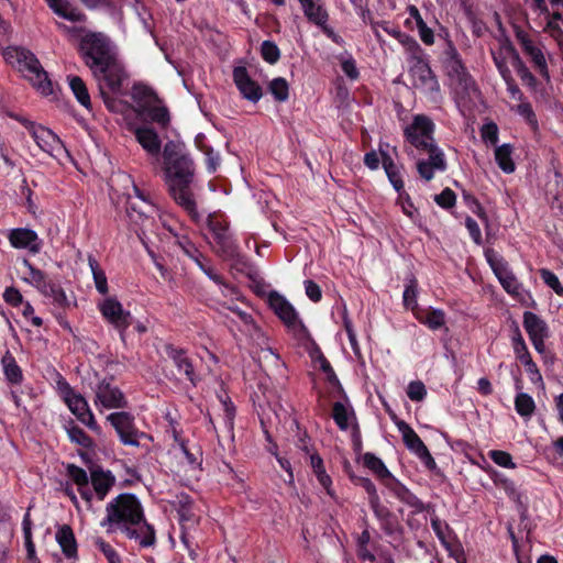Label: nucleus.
<instances>
[{"instance_id":"nucleus-1","label":"nucleus","mask_w":563,"mask_h":563,"mask_svg":"<svg viewBox=\"0 0 563 563\" xmlns=\"http://www.w3.org/2000/svg\"><path fill=\"white\" fill-rule=\"evenodd\" d=\"M100 526L107 533L120 530L143 548H150L156 541L155 530L146 521L140 499L131 493H122L106 505V516Z\"/></svg>"},{"instance_id":"nucleus-2","label":"nucleus","mask_w":563,"mask_h":563,"mask_svg":"<svg viewBox=\"0 0 563 563\" xmlns=\"http://www.w3.org/2000/svg\"><path fill=\"white\" fill-rule=\"evenodd\" d=\"M163 161L165 181L173 199L195 221H199L200 214L196 201L190 191V184L194 180L195 165L186 146L179 141H168L163 147Z\"/></svg>"},{"instance_id":"nucleus-3","label":"nucleus","mask_w":563,"mask_h":563,"mask_svg":"<svg viewBox=\"0 0 563 563\" xmlns=\"http://www.w3.org/2000/svg\"><path fill=\"white\" fill-rule=\"evenodd\" d=\"M434 130L433 121L424 114H417L412 123L405 128L406 141L429 155L428 159L417 162L419 175L428 181L434 177V170L444 172L448 167L445 155L434 140Z\"/></svg>"},{"instance_id":"nucleus-4","label":"nucleus","mask_w":563,"mask_h":563,"mask_svg":"<svg viewBox=\"0 0 563 563\" xmlns=\"http://www.w3.org/2000/svg\"><path fill=\"white\" fill-rule=\"evenodd\" d=\"M441 60L449 77L456 81V102L461 107H468L481 91L462 60L460 53L451 40H446Z\"/></svg>"},{"instance_id":"nucleus-5","label":"nucleus","mask_w":563,"mask_h":563,"mask_svg":"<svg viewBox=\"0 0 563 563\" xmlns=\"http://www.w3.org/2000/svg\"><path fill=\"white\" fill-rule=\"evenodd\" d=\"M4 60L27 79L43 96L53 93V85L38 58L30 49L19 46H9L3 51Z\"/></svg>"},{"instance_id":"nucleus-6","label":"nucleus","mask_w":563,"mask_h":563,"mask_svg":"<svg viewBox=\"0 0 563 563\" xmlns=\"http://www.w3.org/2000/svg\"><path fill=\"white\" fill-rule=\"evenodd\" d=\"M79 52L92 73L117 57L114 46L108 36L102 33L90 32L82 36Z\"/></svg>"},{"instance_id":"nucleus-7","label":"nucleus","mask_w":563,"mask_h":563,"mask_svg":"<svg viewBox=\"0 0 563 563\" xmlns=\"http://www.w3.org/2000/svg\"><path fill=\"white\" fill-rule=\"evenodd\" d=\"M92 74L100 82V92L107 108L112 112L121 111V108L123 107L121 101L107 96L103 91L102 85L115 95L121 93L123 82L128 78L123 64L118 59V57H115L113 60L109 62L108 65H103Z\"/></svg>"},{"instance_id":"nucleus-8","label":"nucleus","mask_w":563,"mask_h":563,"mask_svg":"<svg viewBox=\"0 0 563 563\" xmlns=\"http://www.w3.org/2000/svg\"><path fill=\"white\" fill-rule=\"evenodd\" d=\"M208 228L212 234L216 252L224 260L234 261L236 264H246V260L240 254L238 244L229 232V224L225 221L210 217Z\"/></svg>"},{"instance_id":"nucleus-9","label":"nucleus","mask_w":563,"mask_h":563,"mask_svg":"<svg viewBox=\"0 0 563 563\" xmlns=\"http://www.w3.org/2000/svg\"><path fill=\"white\" fill-rule=\"evenodd\" d=\"M268 303L287 330L296 338L302 339L309 333L297 310L284 296L277 291H272L268 295Z\"/></svg>"},{"instance_id":"nucleus-10","label":"nucleus","mask_w":563,"mask_h":563,"mask_svg":"<svg viewBox=\"0 0 563 563\" xmlns=\"http://www.w3.org/2000/svg\"><path fill=\"white\" fill-rule=\"evenodd\" d=\"M107 421L114 428L120 442L124 445L140 446L141 439H151L135 426L134 416L128 411H115L107 416Z\"/></svg>"},{"instance_id":"nucleus-11","label":"nucleus","mask_w":563,"mask_h":563,"mask_svg":"<svg viewBox=\"0 0 563 563\" xmlns=\"http://www.w3.org/2000/svg\"><path fill=\"white\" fill-rule=\"evenodd\" d=\"M32 132L30 133L36 145L51 157L58 162L70 158V154L59 136L51 129L37 124L31 125Z\"/></svg>"},{"instance_id":"nucleus-12","label":"nucleus","mask_w":563,"mask_h":563,"mask_svg":"<svg viewBox=\"0 0 563 563\" xmlns=\"http://www.w3.org/2000/svg\"><path fill=\"white\" fill-rule=\"evenodd\" d=\"M98 308L103 319L119 331L121 340L124 341L125 331L132 324L131 312L114 297L106 298Z\"/></svg>"},{"instance_id":"nucleus-13","label":"nucleus","mask_w":563,"mask_h":563,"mask_svg":"<svg viewBox=\"0 0 563 563\" xmlns=\"http://www.w3.org/2000/svg\"><path fill=\"white\" fill-rule=\"evenodd\" d=\"M93 404L100 412L103 409H124L129 405L123 391L106 380L97 385Z\"/></svg>"},{"instance_id":"nucleus-14","label":"nucleus","mask_w":563,"mask_h":563,"mask_svg":"<svg viewBox=\"0 0 563 563\" xmlns=\"http://www.w3.org/2000/svg\"><path fill=\"white\" fill-rule=\"evenodd\" d=\"M515 35L520 44L523 53L533 63L536 70L544 78L549 79V70L545 57L540 46L531 38V36L520 26H515Z\"/></svg>"},{"instance_id":"nucleus-15","label":"nucleus","mask_w":563,"mask_h":563,"mask_svg":"<svg viewBox=\"0 0 563 563\" xmlns=\"http://www.w3.org/2000/svg\"><path fill=\"white\" fill-rule=\"evenodd\" d=\"M135 140L146 152L151 164L155 167L159 165L162 152V141L158 133L148 125H140L133 130Z\"/></svg>"},{"instance_id":"nucleus-16","label":"nucleus","mask_w":563,"mask_h":563,"mask_svg":"<svg viewBox=\"0 0 563 563\" xmlns=\"http://www.w3.org/2000/svg\"><path fill=\"white\" fill-rule=\"evenodd\" d=\"M410 64V74L415 79V86L427 92L433 93L440 91V85L427 58L415 60Z\"/></svg>"},{"instance_id":"nucleus-17","label":"nucleus","mask_w":563,"mask_h":563,"mask_svg":"<svg viewBox=\"0 0 563 563\" xmlns=\"http://www.w3.org/2000/svg\"><path fill=\"white\" fill-rule=\"evenodd\" d=\"M512 347L517 360L525 366L529 379L532 384H542V375L533 362L531 354L527 347V344L520 333L519 329H516V333L512 336Z\"/></svg>"},{"instance_id":"nucleus-18","label":"nucleus","mask_w":563,"mask_h":563,"mask_svg":"<svg viewBox=\"0 0 563 563\" xmlns=\"http://www.w3.org/2000/svg\"><path fill=\"white\" fill-rule=\"evenodd\" d=\"M70 412L85 426L95 432H100V427L97 423L95 416L88 405L86 398L79 394L74 393L64 400Z\"/></svg>"},{"instance_id":"nucleus-19","label":"nucleus","mask_w":563,"mask_h":563,"mask_svg":"<svg viewBox=\"0 0 563 563\" xmlns=\"http://www.w3.org/2000/svg\"><path fill=\"white\" fill-rule=\"evenodd\" d=\"M165 353L172 360L174 366L177 368L179 374L191 383L192 386H197L199 376L196 374L191 358L185 349L174 346L173 344L165 345Z\"/></svg>"},{"instance_id":"nucleus-20","label":"nucleus","mask_w":563,"mask_h":563,"mask_svg":"<svg viewBox=\"0 0 563 563\" xmlns=\"http://www.w3.org/2000/svg\"><path fill=\"white\" fill-rule=\"evenodd\" d=\"M233 80L243 98L253 103L261 100L263 96L262 87L250 77L245 67L238 66L233 69Z\"/></svg>"},{"instance_id":"nucleus-21","label":"nucleus","mask_w":563,"mask_h":563,"mask_svg":"<svg viewBox=\"0 0 563 563\" xmlns=\"http://www.w3.org/2000/svg\"><path fill=\"white\" fill-rule=\"evenodd\" d=\"M8 240L12 247L24 249L32 254H37L42 249V241L37 233L27 228H15L10 230Z\"/></svg>"},{"instance_id":"nucleus-22","label":"nucleus","mask_w":563,"mask_h":563,"mask_svg":"<svg viewBox=\"0 0 563 563\" xmlns=\"http://www.w3.org/2000/svg\"><path fill=\"white\" fill-rule=\"evenodd\" d=\"M115 483L117 478L109 470L97 467L90 471L91 492L93 493V498L99 501H102L108 496Z\"/></svg>"},{"instance_id":"nucleus-23","label":"nucleus","mask_w":563,"mask_h":563,"mask_svg":"<svg viewBox=\"0 0 563 563\" xmlns=\"http://www.w3.org/2000/svg\"><path fill=\"white\" fill-rule=\"evenodd\" d=\"M67 476L74 482L77 486V490L80 494L81 498L90 506L93 500V493L90 488V474L86 472L80 466L75 464H68L66 467Z\"/></svg>"},{"instance_id":"nucleus-24","label":"nucleus","mask_w":563,"mask_h":563,"mask_svg":"<svg viewBox=\"0 0 563 563\" xmlns=\"http://www.w3.org/2000/svg\"><path fill=\"white\" fill-rule=\"evenodd\" d=\"M132 100L135 103V111L141 114L144 113L153 103L158 102V97L155 91L143 84H135L131 90Z\"/></svg>"},{"instance_id":"nucleus-25","label":"nucleus","mask_w":563,"mask_h":563,"mask_svg":"<svg viewBox=\"0 0 563 563\" xmlns=\"http://www.w3.org/2000/svg\"><path fill=\"white\" fill-rule=\"evenodd\" d=\"M389 417L395 421L398 427L399 432L401 433V438L405 446L412 453H417L420 448L426 446L423 441L417 434V432L405 421L400 420L391 410L389 409Z\"/></svg>"},{"instance_id":"nucleus-26","label":"nucleus","mask_w":563,"mask_h":563,"mask_svg":"<svg viewBox=\"0 0 563 563\" xmlns=\"http://www.w3.org/2000/svg\"><path fill=\"white\" fill-rule=\"evenodd\" d=\"M55 539L67 559L76 560L78 558L77 541L73 529L68 525L58 527Z\"/></svg>"},{"instance_id":"nucleus-27","label":"nucleus","mask_w":563,"mask_h":563,"mask_svg":"<svg viewBox=\"0 0 563 563\" xmlns=\"http://www.w3.org/2000/svg\"><path fill=\"white\" fill-rule=\"evenodd\" d=\"M307 20L314 25L329 22V13L322 0H299Z\"/></svg>"},{"instance_id":"nucleus-28","label":"nucleus","mask_w":563,"mask_h":563,"mask_svg":"<svg viewBox=\"0 0 563 563\" xmlns=\"http://www.w3.org/2000/svg\"><path fill=\"white\" fill-rule=\"evenodd\" d=\"M49 9L59 18L70 22H85L87 16L68 0H46Z\"/></svg>"},{"instance_id":"nucleus-29","label":"nucleus","mask_w":563,"mask_h":563,"mask_svg":"<svg viewBox=\"0 0 563 563\" xmlns=\"http://www.w3.org/2000/svg\"><path fill=\"white\" fill-rule=\"evenodd\" d=\"M415 318L431 330H439L445 324V312L437 308H416Z\"/></svg>"},{"instance_id":"nucleus-30","label":"nucleus","mask_w":563,"mask_h":563,"mask_svg":"<svg viewBox=\"0 0 563 563\" xmlns=\"http://www.w3.org/2000/svg\"><path fill=\"white\" fill-rule=\"evenodd\" d=\"M1 367L8 384L14 386L22 384L24 379L22 368L10 351H7L1 357Z\"/></svg>"},{"instance_id":"nucleus-31","label":"nucleus","mask_w":563,"mask_h":563,"mask_svg":"<svg viewBox=\"0 0 563 563\" xmlns=\"http://www.w3.org/2000/svg\"><path fill=\"white\" fill-rule=\"evenodd\" d=\"M484 256L498 280H501L505 276L512 273L509 268L508 262L494 249H485Z\"/></svg>"},{"instance_id":"nucleus-32","label":"nucleus","mask_w":563,"mask_h":563,"mask_svg":"<svg viewBox=\"0 0 563 563\" xmlns=\"http://www.w3.org/2000/svg\"><path fill=\"white\" fill-rule=\"evenodd\" d=\"M523 328L529 339L548 335L547 323L536 313L526 311L523 313Z\"/></svg>"},{"instance_id":"nucleus-33","label":"nucleus","mask_w":563,"mask_h":563,"mask_svg":"<svg viewBox=\"0 0 563 563\" xmlns=\"http://www.w3.org/2000/svg\"><path fill=\"white\" fill-rule=\"evenodd\" d=\"M514 147L509 143L497 146L495 150V161L498 167L506 174H511L516 169L515 162L512 161Z\"/></svg>"},{"instance_id":"nucleus-34","label":"nucleus","mask_w":563,"mask_h":563,"mask_svg":"<svg viewBox=\"0 0 563 563\" xmlns=\"http://www.w3.org/2000/svg\"><path fill=\"white\" fill-rule=\"evenodd\" d=\"M22 264L29 273L27 276L23 278V280L42 292L51 279L47 278L43 271L34 267L29 260L23 258Z\"/></svg>"},{"instance_id":"nucleus-35","label":"nucleus","mask_w":563,"mask_h":563,"mask_svg":"<svg viewBox=\"0 0 563 563\" xmlns=\"http://www.w3.org/2000/svg\"><path fill=\"white\" fill-rule=\"evenodd\" d=\"M68 85L77 101L87 110H91V100L87 86L78 76H68Z\"/></svg>"},{"instance_id":"nucleus-36","label":"nucleus","mask_w":563,"mask_h":563,"mask_svg":"<svg viewBox=\"0 0 563 563\" xmlns=\"http://www.w3.org/2000/svg\"><path fill=\"white\" fill-rule=\"evenodd\" d=\"M64 429L70 442L85 449H92L95 446V441L81 428L76 426L73 420H69L64 426Z\"/></svg>"},{"instance_id":"nucleus-37","label":"nucleus","mask_w":563,"mask_h":563,"mask_svg":"<svg viewBox=\"0 0 563 563\" xmlns=\"http://www.w3.org/2000/svg\"><path fill=\"white\" fill-rule=\"evenodd\" d=\"M88 265L90 267L97 291L100 295H107L109 291L108 278L92 254L88 255Z\"/></svg>"},{"instance_id":"nucleus-38","label":"nucleus","mask_w":563,"mask_h":563,"mask_svg":"<svg viewBox=\"0 0 563 563\" xmlns=\"http://www.w3.org/2000/svg\"><path fill=\"white\" fill-rule=\"evenodd\" d=\"M389 493H393L402 503L409 506H416L419 499L402 484H400L389 472Z\"/></svg>"},{"instance_id":"nucleus-39","label":"nucleus","mask_w":563,"mask_h":563,"mask_svg":"<svg viewBox=\"0 0 563 563\" xmlns=\"http://www.w3.org/2000/svg\"><path fill=\"white\" fill-rule=\"evenodd\" d=\"M333 419L341 430H347L354 420L353 411L340 401L333 405Z\"/></svg>"},{"instance_id":"nucleus-40","label":"nucleus","mask_w":563,"mask_h":563,"mask_svg":"<svg viewBox=\"0 0 563 563\" xmlns=\"http://www.w3.org/2000/svg\"><path fill=\"white\" fill-rule=\"evenodd\" d=\"M268 91L277 102H286L289 98V85L283 77L274 78L268 84Z\"/></svg>"},{"instance_id":"nucleus-41","label":"nucleus","mask_w":563,"mask_h":563,"mask_svg":"<svg viewBox=\"0 0 563 563\" xmlns=\"http://www.w3.org/2000/svg\"><path fill=\"white\" fill-rule=\"evenodd\" d=\"M141 115L148 117L153 122L157 123L162 128H166L169 124L170 117L167 108L165 106L157 103H153L144 113Z\"/></svg>"},{"instance_id":"nucleus-42","label":"nucleus","mask_w":563,"mask_h":563,"mask_svg":"<svg viewBox=\"0 0 563 563\" xmlns=\"http://www.w3.org/2000/svg\"><path fill=\"white\" fill-rule=\"evenodd\" d=\"M489 475H490V478L493 479L494 484L496 486L501 487L508 497L519 498V493L517 490V486L514 481H511L505 474H503L496 470H492Z\"/></svg>"},{"instance_id":"nucleus-43","label":"nucleus","mask_w":563,"mask_h":563,"mask_svg":"<svg viewBox=\"0 0 563 563\" xmlns=\"http://www.w3.org/2000/svg\"><path fill=\"white\" fill-rule=\"evenodd\" d=\"M515 409L521 417H531L536 410V402L529 394L518 393L515 397Z\"/></svg>"},{"instance_id":"nucleus-44","label":"nucleus","mask_w":563,"mask_h":563,"mask_svg":"<svg viewBox=\"0 0 563 563\" xmlns=\"http://www.w3.org/2000/svg\"><path fill=\"white\" fill-rule=\"evenodd\" d=\"M220 401L223 407V424L228 433L233 437L235 406L228 396H220Z\"/></svg>"},{"instance_id":"nucleus-45","label":"nucleus","mask_w":563,"mask_h":563,"mask_svg":"<svg viewBox=\"0 0 563 563\" xmlns=\"http://www.w3.org/2000/svg\"><path fill=\"white\" fill-rule=\"evenodd\" d=\"M41 294L51 298L53 302L59 307H66L69 303L67 296L62 287L52 280H49V283L46 285V288H44Z\"/></svg>"},{"instance_id":"nucleus-46","label":"nucleus","mask_w":563,"mask_h":563,"mask_svg":"<svg viewBox=\"0 0 563 563\" xmlns=\"http://www.w3.org/2000/svg\"><path fill=\"white\" fill-rule=\"evenodd\" d=\"M358 461L362 462L366 468L379 477H385L387 475V468L384 462L374 454L365 453L362 457L358 459Z\"/></svg>"},{"instance_id":"nucleus-47","label":"nucleus","mask_w":563,"mask_h":563,"mask_svg":"<svg viewBox=\"0 0 563 563\" xmlns=\"http://www.w3.org/2000/svg\"><path fill=\"white\" fill-rule=\"evenodd\" d=\"M153 209H147V207L142 208L137 207L135 202L129 199L126 205V214L130 220L136 224H143L148 220V212Z\"/></svg>"},{"instance_id":"nucleus-48","label":"nucleus","mask_w":563,"mask_h":563,"mask_svg":"<svg viewBox=\"0 0 563 563\" xmlns=\"http://www.w3.org/2000/svg\"><path fill=\"white\" fill-rule=\"evenodd\" d=\"M261 55L266 63L274 65L280 58V51L275 42L266 40L261 44Z\"/></svg>"},{"instance_id":"nucleus-49","label":"nucleus","mask_w":563,"mask_h":563,"mask_svg":"<svg viewBox=\"0 0 563 563\" xmlns=\"http://www.w3.org/2000/svg\"><path fill=\"white\" fill-rule=\"evenodd\" d=\"M95 547L106 556L109 563H122L121 556L114 548L102 538L97 537L93 540Z\"/></svg>"},{"instance_id":"nucleus-50","label":"nucleus","mask_w":563,"mask_h":563,"mask_svg":"<svg viewBox=\"0 0 563 563\" xmlns=\"http://www.w3.org/2000/svg\"><path fill=\"white\" fill-rule=\"evenodd\" d=\"M418 284L416 279H411L409 284L406 286L402 295L404 305L406 308L410 309L412 313L416 311V308H420L417 303V292H418Z\"/></svg>"},{"instance_id":"nucleus-51","label":"nucleus","mask_w":563,"mask_h":563,"mask_svg":"<svg viewBox=\"0 0 563 563\" xmlns=\"http://www.w3.org/2000/svg\"><path fill=\"white\" fill-rule=\"evenodd\" d=\"M539 274L547 286H549L556 295L563 296V286L553 272L548 268H541Z\"/></svg>"},{"instance_id":"nucleus-52","label":"nucleus","mask_w":563,"mask_h":563,"mask_svg":"<svg viewBox=\"0 0 563 563\" xmlns=\"http://www.w3.org/2000/svg\"><path fill=\"white\" fill-rule=\"evenodd\" d=\"M515 110L533 130L538 129V119L530 102L522 101Z\"/></svg>"},{"instance_id":"nucleus-53","label":"nucleus","mask_w":563,"mask_h":563,"mask_svg":"<svg viewBox=\"0 0 563 563\" xmlns=\"http://www.w3.org/2000/svg\"><path fill=\"white\" fill-rule=\"evenodd\" d=\"M488 456L490 460L505 468H515L516 463L512 461V456L510 453L501 450H492L488 452Z\"/></svg>"},{"instance_id":"nucleus-54","label":"nucleus","mask_w":563,"mask_h":563,"mask_svg":"<svg viewBox=\"0 0 563 563\" xmlns=\"http://www.w3.org/2000/svg\"><path fill=\"white\" fill-rule=\"evenodd\" d=\"M405 48L408 54L407 60L409 63H412L415 60L421 59L426 57L424 51L421 48L419 43L411 37H407L406 42L404 43Z\"/></svg>"},{"instance_id":"nucleus-55","label":"nucleus","mask_w":563,"mask_h":563,"mask_svg":"<svg viewBox=\"0 0 563 563\" xmlns=\"http://www.w3.org/2000/svg\"><path fill=\"white\" fill-rule=\"evenodd\" d=\"M407 396L412 401H422L427 396V389L421 380H412L407 386Z\"/></svg>"},{"instance_id":"nucleus-56","label":"nucleus","mask_w":563,"mask_h":563,"mask_svg":"<svg viewBox=\"0 0 563 563\" xmlns=\"http://www.w3.org/2000/svg\"><path fill=\"white\" fill-rule=\"evenodd\" d=\"M503 49L510 58V64L515 68L516 71L523 68L526 66L525 62L521 59L518 51L512 45V43L509 40H506L503 44Z\"/></svg>"},{"instance_id":"nucleus-57","label":"nucleus","mask_w":563,"mask_h":563,"mask_svg":"<svg viewBox=\"0 0 563 563\" xmlns=\"http://www.w3.org/2000/svg\"><path fill=\"white\" fill-rule=\"evenodd\" d=\"M358 484L366 490L368 494V499L373 510L378 515V496L376 494L375 485L368 478L360 477L357 478Z\"/></svg>"},{"instance_id":"nucleus-58","label":"nucleus","mask_w":563,"mask_h":563,"mask_svg":"<svg viewBox=\"0 0 563 563\" xmlns=\"http://www.w3.org/2000/svg\"><path fill=\"white\" fill-rule=\"evenodd\" d=\"M434 201L443 209L454 207L456 202V195L450 188H444L439 195H435Z\"/></svg>"},{"instance_id":"nucleus-59","label":"nucleus","mask_w":563,"mask_h":563,"mask_svg":"<svg viewBox=\"0 0 563 563\" xmlns=\"http://www.w3.org/2000/svg\"><path fill=\"white\" fill-rule=\"evenodd\" d=\"M493 55V60L495 63V66L497 67L501 78H505L506 77V74L507 76L511 75V71L507 65V58H509V56L505 53V51L503 49V46L500 47V51L497 52V53H492Z\"/></svg>"},{"instance_id":"nucleus-60","label":"nucleus","mask_w":563,"mask_h":563,"mask_svg":"<svg viewBox=\"0 0 563 563\" xmlns=\"http://www.w3.org/2000/svg\"><path fill=\"white\" fill-rule=\"evenodd\" d=\"M483 140L490 145L496 146L498 143V126L495 122H488L481 129Z\"/></svg>"},{"instance_id":"nucleus-61","label":"nucleus","mask_w":563,"mask_h":563,"mask_svg":"<svg viewBox=\"0 0 563 563\" xmlns=\"http://www.w3.org/2000/svg\"><path fill=\"white\" fill-rule=\"evenodd\" d=\"M55 388L63 400L76 393L66 378L58 372L55 373Z\"/></svg>"},{"instance_id":"nucleus-62","label":"nucleus","mask_w":563,"mask_h":563,"mask_svg":"<svg viewBox=\"0 0 563 563\" xmlns=\"http://www.w3.org/2000/svg\"><path fill=\"white\" fill-rule=\"evenodd\" d=\"M465 227L470 233L472 241L476 245H482L483 238H482V232H481L478 223L472 217H466Z\"/></svg>"},{"instance_id":"nucleus-63","label":"nucleus","mask_w":563,"mask_h":563,"mask_svg":"<svg viewBox=\"0 0 563 563\" xmlns=\"http://www.w3.org/2000/svg\"><path fill=\"white\" fill-rule=\"evenodd\" d=\"M319 363L320 369L327 375V379L329 380V383L332 384L334 387H341L340 380L335 372L333 371L330 362L323 355H321L319 358Z\"/></svg>"},{"instance_id":"nucleus-64","label":"nucleus","mask_w":563,"mask_h":563,"mask_svg":"<svg viewBox=\"0 0 563 563\" xmlns=\"http://www.w3.org/2000/svg\"><path fill=\"white\" fill-rule=\"evenodd\" d=\"M503 288L511 296L519 295L520 291V284L514 273H510L509 275L505 276L501 280H499Z\"/></svg>"}]
</instances>
